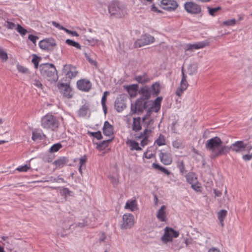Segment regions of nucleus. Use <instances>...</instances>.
I'll use <instances>...</instances> for the list:
<instances>
[{"label": "nucleus", "instance_id": "1", "mask_svg": "<svg viewBox=\"0 0 252 252\" xmlns=\"http://www.w3.org/2000/svg\"><path fill=\"white\" fill-rule=\"evenodd\" d=\"M205 148L211 152L212 158H216L228 153V146L223 145L222 141L218 136L208 140L205 143Z\"/></svg>", "mask_w": 252, "mask_h": 252}, {"label": "nucleus", "instance_id": "2", "mask_svg": "<svg viewBox=\"0 0 252 252\" xmlns=\"http://www.w3.org/2000/svg\"><path fill=\"white\" fill-rule=\"evenodd\" d=\"M41 75L49 81H56L58 79L57 71L52 63H43L39 65Z\"/></svg>", "mask_w": 252, "mask_h": 252}, {"label": "nucleus", "instance_id": "3", "mask_svg": "<svg viewBox=\"0 0 252 252\" xmlns=\"http://www.w3.org/2000/svg\"><path fill=\"white\" fill-rule=\"evenodd\" d=\"M41 123L43 128L52 131L56 130L58 128L60 124L58 118L49 114L42 118Z\"/></svg>", "mask_w": 252, "mask_h": 252}, {"label": "nucleus", "instance_id": "4", "mask_svg": "<svg viewBox=\"0 0 252 252\" xmlns=\"http://www.w3.org/2000/svg\"><path fill=\"white\" fill-rule=\"evenodd\" d=\"M179 235V233L169 227H166L164 229V235L161 237V240L165 243L171 242L173 238H177Z\"/></svg>", "mask_w": 252, "mask_h": 252}, {"label": "nucleus", "instance_id": "5", "mask_svg": "<svg viewBox=\"0 0 252 252\" xmlns=\"http://www.w3.org/2000/svg\"><path fill=\"white\" fill-rule=\"evenodd\" d=\"M186 11L190 14L196 15L201 12V6L192 1L186 2L184 3Z\"/></svg>", "mask_w": 252, "mask_h": 252}, {"label": "nucleus", "instance_id": "6", "mask_svg": "<svg viewBox=\"0 0 252 252\" xmlns=\"http://www.w3.org/2000/svg\"><path fill=\"white\" fill-rule=\"evenodd\" d=\"M154 37L150 34H145L142 35L141 37L137 40L134 43L135 47L139 48L143 46L149 45L154 42Z\"/></svg>", "mask_w": 252, "mask_h": 252}, {"label": "nucleus", "instance_id": "7", "mask_svg": "<svg viewBox=\"0 0 252 252\" xmlns=\"http://www.w3.org/2000/svg\"><path fill=\"white\" fill-rule=\"evenodd\" d=\"M109 12L111 15L121 17L124 15V10L118 2L111 3L108 7Z\"/></svg>", "mask_w": 252, "mask_h": 252}, {"label": "nucleus", "instance_id": "8", "mask_svg": "<svg viewBox=\"0 0 252 252\" xmlns=\"http://www.w3.org/2000/svg\"><path fill=\"white\" fill-rule=\"evenodd\" d=\"M182 77L180 86L177 89L175 92L176 94L178 96L182 95L183 92L187 89L189 85L187 80V76L185 73L183 67L182 68Z\"/></svg>", "mask_w": 252, "mask_h": 252}, {"label": "nucleus", "instance_id": "9", "mask_svg": "<svg viewBox=\"0 0 252 252\" xmlns=\"http://www.w3.org/2000/svg\"><path fill=\"white\" fill-rule=\"evenodd\" d=\"M123 223L121 228L123 229L130 228L134 223V217L131 214H125L123 216Z\"/></svg>", "mask_w": 252, "mask_h": 252}, {"label": "nucleus", "instance_id": "10", "mask_svg": "<svg viewBox=\"0 0 252 252\" xmlns=\"http://www.w3.org/2000/svg\"><path fill=\"white\" fill-rule=\"evenodd\" d=\"M56 46L55 40L52 38H46L41 40L39 43V46L45 50H52Z\"/></svg>", "mask_w": 252, "mask_h": 252}, {"label": "nucleus", "instance_id": "11", "mask_svg": "<svg viewBox=\"0 0 252 252\" xmlns=\"http://www.w3.org/2000/svg\"><path fill=\"white\" fill-rule=\"evenodd\" d=\"M160 6L163 9L172 11L177 8L178 4L175 0H161Z\"/></svg>", "mask_w": 252, "mask_h": 252}, {"label": "nucleus", "instance_id": "12", "mask_svg": "<svg viewBox=\"0 0 252 252\" xmlns=\"http://www.w3.org/2000/svg\"><path fill=\"white\" fill-rule=\"evenodd\" d=\"M246 143L243 141H237L228 146V152L231 150L236 153H241L245 151Z\"/></svg>", "mask_w": 252, "mask_h": 252}, {"label": "nucleus", "instance_id": "13", "mask_svg": "<svg viewBox=\"0 0 252 252\" xmlns=\"http://www.w3.org/2000/svg\"><path fill=\"white\" fill-rule=\"evenodd\" d=\"M58 87L64 96L69 98L72 97V90L69 85L63 83H59Z\"/></svg>", "mask_w": 252, "mask_h": 252}, {"label": "nucleus", "instance_id": "14", "mask_svg": "<svg viewBox=\"0 0 252 252\" xmlns=\"http://www.w3.org/2000/svg\"><path fill=\"white\" fill-rule=\"evenodd\" d=\"M77 86L79 90L84 92H88L92 88V83L89 80L83 79L77 82Z\"/></svg>", "mask_w": 252, "mask_h": 252}, {"label": "nucleus", "instance_id": "15", "mask_svg": "<svg viewBox=\"0 0 252 252\" xmlns=\"http://www.w3.org/2000/svg\"><path fill=\"white\" fill-rule=\"evenodd\" d=\"M63 71V73L70 79L75 77L78 73L75 68L70 64L64 65Z\"/></svg>", "mask_w": 252, "mask_h": 252}, {"label": "nucleus", "instance_id": "16", "mask_svg": "<svg viewBox=\"0 0 252 252\" xmlns=\"http://www.w3.org/2000/svg\"><path fill=\"white\" fill-rule=\"evenodd\" d=\"M114 107L116 111L122 112L126 107L125 100L121 97H118L115 102Z\"/></svg>", "mask_w": 252, "mask_h": 252}, {"label": "nucleus", "instance_id": "17", "mask_svg": "<svg viewBox=\"0 0 252 252\" xmlns=\"http://www.w3.org/2000/svg\"><path fill=\"white\" fill-rule=\"evenodd\" d=\"M139 94L142 95L140 98L147 100L151 96V89L147 86L142 87L139 91Z\"/></svg>", "mask_w": 252, "mask_h": 252}, {"label": "nucleus", "instance_id": "18", "mask_svg": "<svg viewBox=\"0 0 252 252\" xmlns=\"http://www.w3.org/2000/svg\"><path fill=\"white\" fill-rule=\"evenodd\" d=\"M207 43L204 42H200L195 44H187L185 46V50L186 51H192L193 49H198L205 47Z\"/></svg>", "mask_w": 252, "mask_h": 252}, {"label": "nucleus", "instance_id": "19", "mask_svg": "<svg viewBox=\"0 0 252 252\" xmlns=\"http://www.w3.org/2000/svg\"><path fill=\"white\" fill-rule=\"evenodd\" d=\"M160 161L165 165H169L172 161V157L168 153L160 152L159 155Z\"/></svg>", "mask_w": 252, "mask_h": 252}, {"label": "nucleus", "instance_id": "20", "mask_svg": "<svg viewBox=\"0 0 252 252\" xmlns=\"http://www.w3.org/2000/svg\"><path fill=\"white\" fill-rule=\"evenodd\" d=\"M114 128L108 121H105L103 127V134L106 136H111L113 134Z\"/></svg>", "mask_w": 252, "mask_h": 252}, {"label": "nucleus", "instance_id": "21", "mask_svg": "<svg viewBox=\"0 0 252 252\" xmlns=\"http://www.w3.org/2000/svg\"><path fill=\"white\" fill-rule=\"evenodd\" d=\"M166 206L162 205L158 211L157 218L160 221H165L166 220Z\"/></svg>", "mask_w": 252, "mask_h": 252}, {"label": "nucleus", "instance_id": "22", "mask_svg": "<svg viewBox=\"0 0 252 252\" xmlns=\"http://www.w3.org/2000/svg\"><path fill=\"white\" fill-rule=\"evenodd\" d=\"M135 104L138 108V112H143L147 107V100L141 98H138Z\"/></svg>", "mask_w": 252, "mask_h": 252}, {"label": "nucleus", "instance_id": "23", "mask_svg": "<svg viewBox=\"0 0 252 252\" xmlns=\"http://www.w3.org/2000/svg\"><path fill=\"white\" fill-rule=\"evenodd\" d=\"M138 89V85L137 84L131 85L126 87V90L131 97L136 96Z\"/></svg>", "mask_w": 252, "mask_h": 252}, {"label": "nucleus", "instance_id": "24", "mask_svg": "<svg viewBox=\"0 0 252 252\" xmlns=\"http://www.w3.org/2000/svg\"><path fill=\"white\" fill-rule=\"evenodd\" d=\"M186 178L188 183L191 185L193 183H197V177L194 173H189L186 175Z\"/></svg>", "mask_w": 252, "mask_h": 252}, {"label": "nucleus", "instance_id": "25", "mask_svg": "<svg viewBox=\"0 0 252 252\" xmlns=\"http://www.w3.org/2000/svg\"><path fill=\"white\" fill-rule=\"evenodd\" d=\"M141 119L140 117L134 118L132 124V130L134 131H138L141 130Z\"/></svg>", "mask_w": 252, "mask_h": 252}, {"label": "nucleus", "instance_id": "26", "mask_svg": "<svg viewBox=\"0 0 252 252\" xmlns=\"http://www.w3.org/2000/svg\"><path fill=\"white\" fill-rule=\"evenodd\" d=\"M126 143L130 147L131 150L140 151L142 150L139 147L138 143L134 140H128Z\"/></svg>", "mask_w": 252, "mask_h": 252}, {"label": "nucleus", "instance_id": "27", "mask_svg": "<svg viewBox=\"0 0 252 252\" xmlns=\"http://www.w3.org/2000/svg\"><path fill=\"white\" fill-rule=\"evenodd\" d=\"M151 132V130L146 128L143 132L141 134L139 138H143V139L141 141V144L143 147L147 145L148 143V136L147 135V133Z\"/></svg>", "mask_w": 252, "mask_h": 252}, {"label": "nucleus", "instance_id": "28", "mask_svg": "<svg viewBox=\"0 0 252 252\" xmlns=\"http://www.w3.org/2000/svg\"><path fill=\"white\" fill-rule=\"evenodd\" d=\"M135 80L139 83L144 84L149 81L150 79L146 73L142 75H137L135 77Z\"/></svg>", "mask_w": 252, "mask_h": 252}, {"label": "nucleus", "instance_id": "29", "mask_svg": "<svg viewBox=\"0 0 252 252\" xmlns=\"http://www.w3.org/2000/svg\"><path fill=\"white\" fill-rule=\"evenodd\" d=\"M125 208L128 209L131 211H134L137 209V204L135 200H128L126 202Z\"/></svg>", "mask_w": 252, "mask_h": 252}, {"label": "nucleus", "instance_id": "30", "mask_svg": "<svg viewBox=\"0 0 252 252\" xmlns=\"http://www.w3.org/2000/svg\"><path fill=\"white\" fill-rule=\"evenodd\" d=\"M90 109V105L85 103L78 110V114L80 116L84 117L86 116L88 112Z\"/></svg>", "mask_w": 252, "mask_h": 252}, {"label": "nucleus", "instance_id": "31", "mask_svg": "<svg viewBox=\"0 0 252 252\" xmlns=\"http://www.w3.org/2000/svg\"><path fill=\"white\" fill-rule=\"evenodd\" d=\"M108 94H109V92L107 91H105L103 94V96L102 97L101 101V105H102L103 110L104 111V113L105 115L106 114L107 112V109L106 103V101H107V96Z\"/></svg>", "mask_w": 252, "mask_h": 252}, {"label": "nucleus", "instance_id": "32", "mask_svg": "<svg viewBox=\"0 0 252 252\" xmlns=\"http://www.w3.org/2000/svg\"><path fill=\"white\" fill-rule=\"evenodd\" d=\"M188 73L189 75H193L197 73V65L196 63H193L189 65L188 68Z\"/></svg>", "mask_w": 252, "mask_h": 252}, {"label": "nucleus", "instance_id": "33", "mask_svg": "<svg viewBox=\"0 0 252 252\" xmlns=\"http://www.w3.org/2000/svg\"><path fill=\"white\" fill-rule=\"evenodd\" d=\"M227 215V211L225 210H221L218 213V218L220 221V225L222 227L223 226V220Z\"/></svg>", "mask_w": 252, "mask_h": 252}, {"label": "nucleus", "instance_id": "34", "mask_svg": "<svg viewBox=\"0 0 252 252\" xmlns=\"http://www.w3.org/2000/svg\"><path fill=\"white\" fill-rule=\"evenodd\" d=\"M160 91V85L158 83L156 82L152 85L151 92L153 94L157 95L159 94Z\"/></svg>", "mask_w": 252, "mask_h": 252}, {"label": "nucleus", "instance_id": "35", "mask_svg": "<svg viewBox=\"0 0 252 252\" xmlns=\"http://www.w3.org/2000/svg\"><path fill=\"white\" fill-rule=\"evenodd\" d=\"M112 140V139H109L107 140H104L101 142L100 143H96V148L100 150H103L105 148H106L108 146L109 143Z\"/></svg>", "mask_w": 252, "mask_h": 252}, {"label": "nucleus", "instance_id": "36", "mask_svg": "<svg viewBox=\"0 0 252 252\" xmlns=\"http://www.w3.org/2000/svg\"><path fill=\"white\" fill-rule=\"evenodd\" d=\"M152 166L155 169L160 171L161 172L167 175H169L171 174L170 172H169L167 169L157 163H153Z\"/></svg>", "mask_w": 252, "mask_h": 252}, {"label": "nucleus", "instance_id": "37", "mask_svg": "<svg viewBox=\"0 0 252 252\" xmlns=\"http://www.w3.org/2000/svg\"><path fill=\"white\" fill-rule=\"evenodd\" d=\"M177 166L179 169L180 172L182 175H183L186 172L185 165L183 160L179 159L177 162Z\"/></svg>", "mask_w": 252, "mask_h": 252}, {"label": "nucleus", "instance_id": "38", "mask_svg": "<svg viewBox=\"0 0 252 252\" xmlns=\"http://www.w3.org/2000/svg\"><path fill=\"white\" fill-rule=\"evenodd\" d=\"M209 14L212 16H215L217 15V13L221 9L220 6H218L217 7L212 8L209 6L207 7Z\"/></svg>", "mask_w": 252, "mask_h": 252}, {"label": "nucleus", "instance_id": "39", "mask_svg": "<svg viewBox=\"0 0 252 252\" xmlns=\"http://www.w3.org/2000/svg\"><path fill=\"white\" fill-rule=\"evenodd\" d=\"M162 98L161 97H158L154 102V106L155 108V112H158L160 108V104Z\"/></svg>", "mask_w": 252, "mask_h": 252}, {"label": "nucleus", "instance_id": "40", "mask_svg": "<svg viewBox=\"0 0 252 252\" xmlns=\"http://www.w3.org/2000/svg\"><path fill=\"white\" fill-rule=\"evenodd\" d=\"M65 43L70 46L74 47L79 50L81 49V45L78 42H76L72 40L67 39L65 40Z\"/></svg>", "mask_w": 252, "mask_h": 252}, {"label": "nucleus", "instance_id": "41", "mask_svg": "<svg viewBox=\"0 0 252 252\" xmlns=\"http://www.w3.org/2000/svg\"><path fill=\"white\" fill-rule=\"evenodd\" d=\"M43 137H45V135L42 133L38 132L36 131H33L32 135V139L33 141L37 140H41L43 139Z\"/></svg>", "mask_w": 252, "mask_h": 252}, {"label": "nucleus", "instance_id": "42", "mask_svg": "<svg viewBox=\"0 0 252 252\" xmlns=\"http://www.w3.org/2000/svg\"><path fill=\"white\" fill-rule=\"evenodd\" d=\"M155 143L159 146L165 145L164 136L162 134H160L158 139L155 141Z\"/></svg>", "mask_w": 252, "mask_h": 252}, {"label": "nucleus", "instance_id": "43", "mask_svg": "<svg viewBox=\"0 0 252 252\" xmlns=\"http://www.w3.org/2000/svg\"><path fill=\"white\" fill-rule=\"evenodd\" d=\"M62 145L61 143H58L54 144L50 149L49 152L50 153H54L58 151L61 148Z\"/></svg>", "mask_w": 252, "mask_h": 252}, {"label": "nucleus", "instance_id": "44", "mask_svg": "<svg viewBox=\"0 0 252 252\" xmlns=\"http://www.w3.org/2000/svg\"><path fill=\"white\" fill-rule=\"evenodd\" d=\"M16 30L22 36L26 35L28 31L19 24H17Z\"/></svg>", "mask_w": 252, "mask_h": 252}, {"label": "nucleus", "instance_id": "45", "mask_svg": "<svg viewBox=\"0 0 252 252\" xmlns=\"http://www.w3.org/2000/svg\"><path fill=\"white\" fill-rule=\"evenodd\" d=\"M88 134L91 136H93L98 140H100L102 138V136L100 131H98L95 132L89 131Z\"/></svg>", "mask_w": 252, "mask_h": 252}, {"label": "nucleus", "instance_id": "46", "mask_svg": "<svg viewBox=\"0 0 252 252\" xmlns=\"http://www.w3.org/2000/svg\"><path fill=\"white\" fill-rule=\"evenodd\" d=\"M59 189L62 195H64L65 196L70 195L71 191H70L68 188L61 187L59 188Z\"/></svg>", "mask_w": 252, "mask_h": 252}, {"label": "nucleus", "instance_id": "47", "mask_svg": "<svg viewBox=\"0 0 252 252\" xmlns=\"http://www.w3.org/2000/svg\"><path fill=\"white\" fill-rule=\"evenodd\" d=\"M87 161V157L85 155L79 158V171L80 173H82V168L85 164Z\"/></svg>", "mask_w": 252, "mask_h": 252}, {"label": "nucleus", "instance_id": "48", "mask_svg": "<svg viewBox=\"0 0 252 252\" xmlns=\"http://www.w3.org/2000/svg\"><path fill=\"white\" fill-rule=\"evenodd\" d=\"M172 146L176 149H180L183 147L182 143L181 140H175L172 142Z\"/></svg>", "mask_w": 252, "mask_h": 252}, {"label": "nucleus", "instance_id": "49", "mask_svg": "<svg viewBox=\"0 0 252 252\" xmlns=\"http://www.w3.org/2000/svg\"><path fill=\"white\" fill-rule=\"evenodd\" d=\"M236 23V20L232 19L230 20H227L223 22V25L226 26H233Z\"/></svg>", "mask_w": 252, "mask_h": 252}, {"label": "nucleus", "instance_id": "50", "mask_svg": "<svg viewBox=\"0 0 252 252\" xmlns=\"http://www.w3.org/2000/svg\"><path fill=\"white\" fill-rule=\"evenodd\" d=\"M7 55L6 52L0 47V59L3 61H6L7 60Z\"/></svg>", "mask_w": 252, "mask_h": 252}, {"label": "nucleus", "instance_id": "51", "mask_svg": "<svg viewBox=\"0 0 252 252\" xmlns=\"http://www.w3.org/2000/svg\"><path fill=\"white\" fill-rule=\"evenodd\" d=\"M30 168V166H28L27 165H25L24 166H22L17 168L16 169V170L19 172H26Z\"/></svg>", "mask_w": 252, "mask_h": 252}, {"label": "nucleus", "instance_id": "52", "mask_svg": "<svg viewBox=\"0 0 252 252\" xmlns=\"http://www.w3.org/2000/svg\"><path fill=\"white\" fill-rule=\"evenodd\" d=\"M32 84L34 86L36 87L37 88H39L41 89H42L43 85H42V83H41V82L38 80H36V79L34 80L33 81Z\"/></svg>", "mask_w": 252, "mask_h": 252}, {"label": "nucleus", "instance_id": "53", "mask_svg": "<svg viewBox=\"0 0 252 252\" xmlns=\"http://www.w3.org/2000/svg\"><path fill=\"white\" fill-rule=\"evenodd\" d=\"M41 60V58L37 56L36 55H33V58L32 59V62L34 64H38L39 62Z\"/></svg>", "mask_w": 252, "mask_h": 252}, {"label": "nucleus", "instance_id": "54", "mask_svg": "<svg viewBox=\"0 0 252 252\" xmlns=\"http://www.w3.org/2000/svg\"><path fill=\"white\" fill-rule=\"evenodd\" d=\"M88 224H89V222L87 220L86 221L83 220V222H80L75 223L76 226L79 227L81 228L85 226H87Z\"/></svg>", "mask_w": 252, "mask_h": 252}, {"label": "nucleus", "instance_id": "55", "mask_svg": "<svg viewBox=\"0 0 252 252\" xmlns=\"http://www.w3.org/2000/svg\"><path fill=\"white\" fill-rule=\"evenodd\" d=\"M17 69L19 72L22 73H26L28 72V69L22 65H18Z\"/></svg>", "mask_w": 252, "mask_h": 252}, {"label": "nucleus", "instance_id": "56", "mask_svg": "<svg viewBox=\"0 0 252 252\" xmlns=\"http://www.w3.org/2000/svg\"><path fill=\"white\" fill-rule=\"evenodd\" d=\"M138 112V108L137 107L135 104H131V111L130 114L133 115Z\"/></svg>", "mask_w": 252, "mask_h": 252}, {"label": "nucleus", "instance_id": "57", "mask_svg": "<svg viewBox=\"0 0 252 252\" xmlns=\"http://www.w3.org/2000/svg\"><path fill=\"white\" fill-rule=\"evenodd\" d=\"M55 162L57 166H63L64 164L65 160L64 159H60L55 161Z\"/></svg>", "mask_w": 252, "mask_h": 252}, {"label": "nucleus", "instance_id": "58", "mask_svg": "<svg viewBox=\"0 0 252 252\" xmlns=\"http://www.w3.org/2000/svg\"><path fill=\"white\" fill-rule=\"evenodd\" d=\"M28 39L30 40H31L33 43L35 44L37 39H38V37L36 36H34L32 34H30L28 36Z\"/></svg>", "mask_w": 252, "mask_h": 252}, {"label": "nucleus", "instance_id": "59", "mask_svg": "<svg viewBox=\"0 0 252 252\" xmlns=\"http://www.w3.org/2000/svg\"><path fill=\"white\" fill-rule=\"evenodd\" d=\"M191 188L196 191H200V186L197 183L191 184Z\"/></svg>", "mask_w": 252, "mask_h": 252}, {"label": "nucleus", "instance_id": "60", "mask_svg": "<svg viewBox=\"0 0 252 252\" xmlns=\"http://www.w3.org/2000/svg\"><path fill=\"white\" fill-rule=\"evenodd\" d=\"M85 56L87 60L89 62V63L91 64L96 65V62L94 60H92L87 53L85 54Z\"/></svg>", "mask_w": 252, "mask_h": 252}, {"label": "nucleus", "instance_id": "61", "mask_svg": "<svg viewBox=\"0 0 252 252\" xmlns=\"http://www.w3.org/2000/svg\"><path fill=\"white\" fill-rule=\"evenodd\" d=\"M64 31L66 33L70 34L72 36H77V37L79 36L78 33L75 31H70L66 28H65Z\"/></svg>", "mask_w": 252, "mask_h": 252}, {"label": "nucleus", "instance_id": "62", "mask_svg": "<svg viewBox=\"0 0 252 252\" xmlns=\"http://www.w3.org/2000/svg\"><path fill=\"white\" fill-rule=\"evenodd\" d=\"M52 25L55 26V27L60 29V30H63L64 31L65 28H64L63 27L61 26L59 23H57L55 21H53L52 22Z\"/></svg>", "mask_w": 252, "mask_h": 252}, {"label": "nucleus", "instance_id": "63", "mask_svg": "<svg viewBox=\"0 0 252 252\" xmlns=\"http://www.w3.org/2000/svg\"><path fill=\"white\" fill-rule=\"evenodd\" d=\"M252 158V154H247L243 156V159L245 161L250 160Z\"/></svg>", "mask_w": 252, "mask_h": 252}, {"label": "nucleus", "instance_id": "64", "mask_svg": "<svg viewBox=\"0 0 252 252\" xmlns=\"http://www.w3.org/2000/svg\"><path fill=\"white\" fill-rule=\"evenodd\" d=\"M16 25L12 22H7V27L8 29H13L14 28L16 29Z\"/></svg>", "mask_w": 252, "mask_h": 252}]
</instances>
